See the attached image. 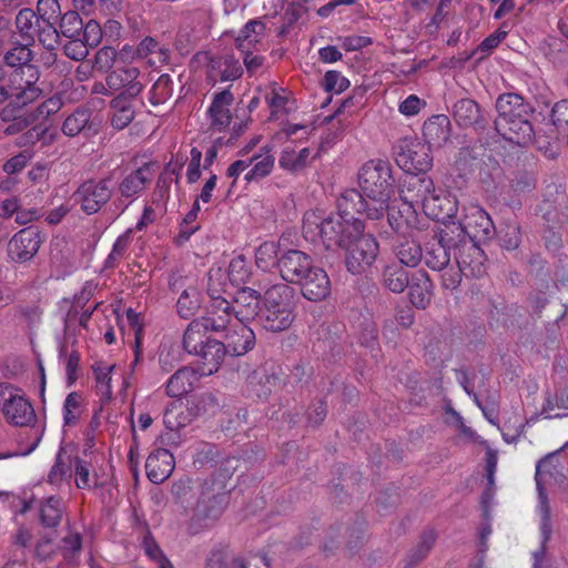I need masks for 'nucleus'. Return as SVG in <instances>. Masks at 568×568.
<instances>
[{"mask_svg": "<svg viewBox=\"0 0 568 568\" xmlns=\"http://www.w3.org/2000/svg\"><path fill=\"white\" fill-rule=\"evenodd\" d=\"M354 204L343 196L338 201V214L325 210L307 211L303 219L304 237L312 243H322L326 248H341L346 254L354 245L355 216Z\"/></svg>", "mask_w": 568, "mask_h": 568, "instance_id": "nucleus-1", "label": "nucleus"}, {"mask_svg": "<svg viewBox=\"0 0 568 568\" xmlns=\"http://www.w3.org/2000/svg\"><path fill=\"white\" fill-rule=\"evenodd\" d=\"M357 214H361L375 227V222L383 220L388 202L395 192V178L392 164L384 159L365 162L357 172Z\"/></svg>", "mask_w": 568, "mask_h": 568, "instance_id": "nucleus-2", "label": "nucleus"}, {"mask_svg": "<svg viewBox=\"0 0 568 568\" xmlns=\"http://www.w3.org/2000/svg\"><path fill=\"white\" fill-rule=\"evenodd\" d=\"M497 116L495 131L506 141L518 146H527L536 138L531 118L535 110L529 102L517 93H504L496 100Z\"/></svg>", "mask_w": 568, "mask_h": 568, "instance_id": "nucleus-3", "label": "nucleus"}, {"mask_svg": "<svg viewBox=\"0 0 568 568\" xmlns=\"http://www.w3.org/2000/svg\"><path fill=\"white\" fill-rule=\"evenodd\" d=\"M277 267L282 278L287 283L298 284L303 296L308 301L317 302L328 296L329 278L323 268L314 265L308 254L300 250H288L278 258Z\"/></svg>", "mask_w": 568, "mask_h": 568, "instance_id": "nucleus-4", "label": "nucleus"}, {"mask_svg": "<svg viewBox=\"0 0 568 568\" xmlns=\"http://www.w3.org/2000/svg\"><path fill=\"white\" fill-rule=\"evenodd\" d=\"M293 290L284 283H277L264 292L263 306L258 322L271 332H282L294 322Z\"/></svg>", "mask_w": 568, "mask_h": 568, "instance_id": "nucleus-5", "label": "nucleus"}, {"mask_svg": "<svg viewBox=\"0 0 568 568\" xmlns=\"http://www.w3.org/2000/svg\"><path fill=\"white\" fill-rule=\"evenodd\" d=\"M38 80L34 67H27L22 72L12 71L8 78L0 67V103L7 99L11 104L24 106L39 98L41 90L36 87Z\"/></svg>", "mask_w": 568, "mask_h": 568, "instance_id": "nucleus-6", "label": "nucleus"}, {"mask_svg": "<svg viewBox=\"0 0 568 568\" xmlns=\"http://www.w3.org/2000/svg\"><path fill=\"white\" fill-rule=\"evenodd\" d=\"M373 277L365 275L358 288L361 293L359 308V326H361V344L365 347L374 349L378 341V328L374 320L375 314L379 310L377 285L372 281Z\"/></svg>", "mask_w": 568, "mask_h": 568, "instance_id": "nucleus-7", "label": "nucleus"}, {"mask_svg": "<svg viewBox=\"0 0 568 568\" xmlns=\"http://www.w3.org/2000/svg\"><path fill=\"white\" fill-rule=\"evenodd\" d=\"M557 453H550L539 459L536 465L535 480L538 491V508L541 516L540 531L545 536V540L551 537L552 527L550 520V506L546 493V485L554 478L558 481L564 477L560 471V464L556 457Z\"/></svg>", "mask_w": 568, "mask_h": 568, "instance_id": "nucleus-8", "label": "nucleus"}, {"mask_svg": "<svg viewBox=\"0 0 568 568\" xmlns=\"http://www.w3.org/2000/svg\"><path fill=\"white\" fill-rule=\"evenodd\" d=\"M251 265L247 258L239 254L225 265H214L209 272L211 292H226L230 286L237 287L247 282Z\"/></svg>", "mask_w": 568, "mask_h": 568, "instance_id": "nucleus-9", "label": "nucleus"}, {"mask_svg": "<svg viewBox=\"0 0 568 568\" xmlns=\"http://www.w3.org/2000/svg\"><path fill=\"white\" fill-rule=\"evenodd\" d=\"M457 240L455 245V260L465 277L479 278L486 274V255L477 242L467 239L465 230L455 226Z\"/></svg>", "mask_w": 568, "mask_h": 568, "instance_id": "nucleus-10", "label": "nucleus"}, {"mask_svg": "<svg viewBox=\"0 0 568 568\" xmlns=\"http://www.w3.org/2000/svg\"><path fill=\"white\" fill-rule=\"evenodd\" d=\"M0 410L7 422L16 426H27L36 418L22 390L7 383H0Z\"/></svg>", "mask_w": 568, "mask_h": 568, "instance_id": "nucleus-11", "label": "nucleus"}, {"mask_svg": "<svg viewBox=\"0 0 568 568\" xmlns=\"http://www.w3.org/2000/svg\"><path fill=\"white\" fill-rule=\"evenodd\" d=\"M393 154L397 165L407 174L426 173L433 165L430 148L419 142L399 140L393 146Z\"/></svg>", "mask_w": 568, "mask_h": 568, "instance_id": "nucleus-12", "label": "nucleus"}, {"mask_svg": "<svg viewBox=\"0 0 568 568\" xmlns=\"http://www.w3.org/2000/svg\"><path fill=\"white\" fill-rule=\"evenodd\" d=\"M457 231L448 225L435 232L425 243L423 257L426 265L434 271L445 270L450 262V250H455Z\"/></svg>", "mask_w": 568, "mask_h": 568, "instance_id": "nucleus-13", "label": "nucleus"}, {"mask_svg": "<svg viewBox=\"0 0 568 568\" xmlns=\"http://www.w3.org/2000/svg\"><path fill=\"white\" fill-rule=\"evenodd\" d=\"M113 194V183L110 179L87 181L82 183L74 196L87 214H94L105 205Z\"/></svg>", "mask_w": 568, "mask_h": 568, "instance_id": "nucleus-14", "label": "nucleus"}, {"mask_svg": "<svg viewBox=\"0 0 568 568\" xmlns=\"http://www.w3.org/2000/svg\"><path fill=\"white\" fill-rule=\"evenodd\" d=\"M453 118L456 124L463 129H473L476 132H484L489 124V114L471 99H460L452 108Z\"/></svg>", "mask_w": 568, "mask_h": 568, "instance_id": "nucleus-15", "label": "nucleus"}, {"mask_svg": "<svg viewBox=\"0 0 568 568\" xmlns=\"http://www.w3.org/2000/svg\"><path fill=\"white\" fill-rule=\"evenodd\" d=\"M435 193L433 180L426 173L407 174L400 190L402 199L407 203H423L428 206Z\"/></svg>", "mask_w": 568, "mask_h": 568, "instance_id": "nucleus-16", "label": "nucleus"}, {"mask_svg": "<svg viewBox=\"0 0 568 568\" xmlns=\"http://www.w3.org/2000/svg\"><path fill=\"white\" fill-rule=\"evenodd\" d=\"M153 174L149 165H143L125 173L119 181L116 194L128 201L125 207L134 202L152 181Z\"/></svg>", "mask_w": 568, "mask_h": 568, "instance_id": "nucleus-17", "label": "nucleus"}, {"mask_svg": "<svg viewBox=\"0 0 568 568\" xmlns=\"http://www.w3.org/2000/svg\"><path fill=\"white\" fill-rule=\"evenodd\" d=\"M221 293L222 292H211L210 285L207 284V294L211 297V304L206 316H203V318L211 325V331L215 332L226 329L230 325L235 323L232 304L225 297H222Z\"/></svg>", "mask_w": 568, "mask_h": 568, "instance_id": "nucleus-18", "label": "nucleus"}, {"mask_svg": "<svg viewBox=\"0 0 568 568\" xmlns=\"http://www.w3.org/2000/svg\"><path fill=\"white\" fill-rule=\"evenodd\" d=\"M261 308L260 295L255 290L241 287L236 291L232 303L236 322L247 324L252 320H260Z\"/></svg>", "mask_w": 568, "mask_h": 568, "instance_id": "nucleus-19", "label": "nucleus"}, {"mask_svg": "<svg viewBox=\"0 0 568 568\" xmlns=\"http://www.w3.org/2000/svg\"><path fill=\"white\" fill-rule=\"evenodd\" d=\"M449 227L460 226L465 230L467 239L473 241H486L490 240L495 233V225L489 214L483 209L476 207L470 215L466 217L464 223L456 224L455 222Z\"/></svg>", "mask_w": 568, "mask_h": 568, "instance_id": "nucleus-20", "label": "nucleus"}, {"mask_svg": "<svg viewBox=\"0 0 568 568\" xmlns=\"http://www.w3.org/2000/svg\"><path fill=\"white\" fill-rule=\"evenodd\" d=\"M40 235L31 229L21 230L9 242V255L13 261L26 262L39 251Z\"/></svg>", "mask_w": 568, "mask_h": 568, "instance_id": "nucleus-21", "label": "nucleus"}, {"mask_svg": "<svg viewBox=\"0 0 568 568\" xmlns=\"http://www.w3.org/2000/svg\"><path fill=\"white\" fill-rule=\"evenodd\" d=\"M372 231L369 225L364 224L357 219V253L361 256V265L368 268V276L374 277L378 273L373 264L379 253V245L375 236L371 233H364L365 229Z\"/></svg>", "mask_w": 568, "mask_h": 568, "instance_id": "nucleus-22", "label": "nucleus"}, {"mask_svg": "<svg viewBox=\"0 0 568 568\" xmlns=\"http://www.w3.org/2000/svg\"><path fill=\"white\" fill-rule=\"evenodd\" d=\"M230 326L231 328L227 331L225 336V352L233 356L244 355L253 348L255 344V334L247 324L235 321V323Z\"/></svg>", "mask_w": 568, "mask_h": 568, "instance_id": "nucleus-23", "label": "nucleus"}, {"mask_svg": "<svg viewBox=\"0 0 568 568\" xmlns=\"http://www.w3.org/2000/svg\"><path fill=\"white\" fill-rule=\"evenodd\" d=\"M175 460L170 450L158 448L153 450L145 463L148 478L154 484H161L172 474Z\"/></svg>", "mask_w": 568, "mask_h": 568, "instance_id": "nucleus-24", "label": "nucleus"}, {"mask_svg": "<svg viewBox=\"0 0 568 568\" xmlns=\"http://www.w3.org/2000/svg\"><path fill=\"white\" fill-rule=\"evenodd\" d=\"M452 124L445 114H437L425 121L423 136L428 148H443L450 140Z\"/></svg>", "mask_w": 568, "mask_h": 568, "instance_id": "nucleus-25", "label": "nucleus"}, {"mask_svg": "<svg viewBox=\"0 0 568 568\" xmlns=\"http://www.w3.org/2000/svg\"><path fill=\"white\" fill-rule=\"evenodd\" d=\"M139 70L134 67L116 69L106 78L108 87L113 91H120L128 98H135L142 91V84L136 80Z\"/></svg>", "mask_w": 568, "mask_h": 568, "instance_id": "nucleus-26", "label": "nucleus"}, {"mask_svg": "<svg viewBox=\"0 0 568 568\" xmlns=\"http://www.w3.org/2000/svg\"><path fill=\"white\" fill-rule=\"evenodd\" d=\"M233 95L230 91L224 90L214 94L213 101L207 110L211 126L219 131H225L232 120L231 105Z\"/></svg>", "mask_w": 568, "mask_h": 568, "instance_id": "nucleus-27", "label": "nucleus"}, {"mask_svg": "<svg viewBox=\"0 0 568 568\" xmlns=\"http://www.w3.org/2000/svg\"><path fill=\"white\" fill-rule=\"evenodd\" d=\"M318 153L310 148L296 149L291 145L283 148L278 165L284 171L298 173L306 169L316 158Z\"/></svg>", "mask_w": 568, "mask_h": 568, "instance_id": "nucleus-28", "label": "nucleus"}, {"mask_svg": "<svg viewBox=\"0 0 568 568\" xmlns=\"http://www.w3.org/2000/svg\"><path fill=\"white\" fill-rule=\"evenodd\" d=\"M201 348L199 353H193L200 357L199 374L201 376L212 375L217 372L224 359L226 354L225 346L223 343L213 339Z\"/></svg>", "mask_w": 568, "mask_h": 568, "instance_id": "nucleus-29", "label": "nucleus"}, {"mask_svg": "<svg viewBox=\"0 0 568 568\" xmlns=\"http://www.w3.org/2000/svg\"><path fill=\"white\" fill-rule=\"evenodd\" d=\"M273 146L263 145L257 153L248 158L252 169L244 176L246 182L257 181L270 175L274 169L275 159L273 155Z\"/></svg>", "mask_w": 568, "mask_h": 568, "instance_id": "nucleus-30", "label": "nucleus"}, {"mask_svg": "<svg viewBox=\"0 0 568 568\" xmlns=\"http://www.w3.org/2000/svg\"><path fill=\"white\" fill-rule=\"evenodd\" d=\"M199 371L191 367H182L176 371L166 383V394L170 397H181L193 390L199 381Z\"/></svg>", "mask_w": 568, "mask_h": 568, "instance_id": "nucleus-31", "label": "nucleus"}, {"mask_svg": "<svg viewBox=\"0 0 568 568\" xmlns=\"http://www.w3.org/2000/svg\"><path fill=\"white\" fill-rule=\"evenodd\" d=\"M211 325L203 317L191 322L184 333L183 345L187 353H199L212 339L207 336Z\"/></svg>", "mask_w": 568, "mask_h": 568, "instance_id": "nucleus-32", "label": "nucleus"}, {"mask_svg": "<svg viewBox=\"0 0 568 568\" xmlns=\"http://www.w3.org/2000/svg\"><path fill=\"white\" fill-rule=\"evenodd\" d=\"M111 125L116 130H123L134 119L133 98L119 94L111 101Z\"/></svg>", "mask_w": 568, "mask_h": 568, "instance_id": "nucleus-33", "label": "nucleus"}, {"mask_svg": "<svg viewBox=\"0 0 568 568\" xmlns=\"http://www.w3.org/2000/svg\"><path fill=\"white\" fill-rule=\"evenodd\" d=\"M196 416L195 410L182 403H174L164 413L163 422L168 429L178 432L190 425Z\"/></svg>", "mask_w": 568, "mask_h": 568, "instance_id": "nucleus-34", "label": "nucleus"}, {"mask_svg": "<svg viewBox=\"0 0 568 568\" xmlns=\"http://www.w3.org/2000/svg\"><path fill=\"white\" fill-rule=\"evenodd\" d=\"M17 29L23 41L33 42L36 36L41 37L43 24L32 9H21L16 18Z\"/></svg>", "mask_w": 568, "mask_h": 568, "instance_id": "nucleus-35", "label": "nucleus"}, {"mask_svg": "<svg viewBox=\"0 0 568 568\" xmlns=\"http://www.w3.org/2000/svg\"><path fill=\"white\" fill-rule=\"evenodd\" d=\"M116 366L104 362H98L92 366L97 382V393L102 403H108L113 396L112 378Z\"/></svg>", "mask_w": 568, "mask_h": 568, "instance_id": "nucleus-36", "label": "nucleus"}, {"mask_svg": "<svg viewBox=\"0 0 568 568\" xmlns=\"http://www.w3.org/2000/svg\"><path fill=\"white\" fill-rule=\"evenodd\" d=\"M265 26L257 20L248 21L236 37V47L241 52L251 51L262 40Z\"/></svg>", "mask_w": 568, "mask_h": 568, "instance_id": "nucleus-37", "label": "nucleus"}, {"mask_svg": "<svg viewBox=\"0 0 568 568\" xmlns=\"http://www.w3.org/2000/svg\"><path fill=\"white\" fill-rule=\"evenodd\" d=\"M38 17L43 24V32L57 34V24L61 16L58 0H39Z\"/></svg>", "mask_w": 568, "mask_h": 568, "instance_id": "nucleus-38", "label": "nucleus"}, {"mask_svg": "<svg viewBox=\"0 0 568 568\" xmlns=\"http://www.w3.org/2000/svg\"><path fill=\"white\" fill-rule=\"evenodd\" d=\"M385 287L394 293H402L409 286L408 272L400 265H388L383 273Z\"/></svg>", "mask_w": 568, "mask_h": 568, "instance_id": "nucleus-39", "label": "nucleus"}, {"mask_svg": "<svg viewBox=\"0 0 568 568\" xmlns=\"http://www.w3.org/2000/svg\"><path fill=\"white\" fill-rule=\"evenodd\" d=\"M436 538L433 529H425L418 542L407 554V566H414L424 560L435 545Z\"/></svg>", "mask_w": 568, "mask_h": 568, "instance_id": "nucleus-40", "label": "nucleus"}, {"mask_svg": "<svg viewBox=\"0 0 568 568\" xmlns=\"http://www.w3.org/2000/svg\"><path fill=\"white\" fill-rule=\"evenodd\" d=\"M395 253L400 264L409 267L417 266L423 258V248L420 245L408 239H404L396 245Z\"/></svg>", "mask_w": 568, "mask_h": 568, "instance_id": "nucleus-41", "label": "nucleus"}, {"mask_svg": "<svg viewBox=\"0 0 568 568\" xmlns=\"http://www.w3.org/2000/svg\"><path fill=\"white\" fill-rule=\"evenodd\" d=\"M202 304L200 291L195 286H189L180 295L176 307L181 317L193 316Z\"/></svg>", "mask_w": 568, "mask_h": 568, "instance_id": "nucleus-42", "label": "nucleus"}, {"mask_svg": "<svg viewBox=\"0 0 568 568\" xmlns=\"http://www.w3.org/2000/svg\"><path fill=\"white\" fill-rule=\"evenodd\" d=\"M499 242L507 251L517 250L521 243V229L518 222L507 220L500 224Z\"/></svg>", "mask_w": 568, "mask_h": 568, "instance_id": "nucleus-43", "label": "nucleus"}, {"mask_svg": "<svg viewBox=\"0 0 568 568\" xmlns=\"http://www.w3.org/2000/svg\"><path fill=\"white\" fill-rule=\"evenodd\" d=\"M515 311L501 297L490 298L488 301L489 324L496 326H508L510 315Z\"/></svg>", "mask_w": 568, "mask_h": 568, "instance_id": "nucleus-44", "label": "nucleus"}, {"mask_svg": "<svg viewBox=\"0 0 568 568\" xmlns=\"http://www.w3.org/2000/svg\"><path fill=\"white\" fill-rule=\"evenodd\" d=\"M83 413V397L80 393H70L63 403V422L64 425H75Z\"/></svg>", "mask_w": 568, "mask_h": 568, "instance_id": "nucleus-45", "label": "nucleus"}, {"mask_svg": "<svg viewBox=\"0 0 568 568\" xmlns=\"http://www.w3.org/2000/svg\"><path fill=\"white\" fill-rule=\"evenodd\" d=\"M71 474V458L63 448H60L55 457V463L49 471L48 480L53 485H59L69 478Z\"/></svg>", "mask_w": 568, "mask_h": 568, "instance_id": "nucleus-46", "label": "nucleus"}, {"mask_svg": "<svg viewBox=\"0 0 568 568\" xmlns=\"http://www.w3.org/2000/svg\"><path fill=\"white\" fill-rule=\"evenodd\" d=\"M74 484L80 489H91L99 485L95 476L91 475V465L81 458L73 462Z\"/></svg>", "mask_w": 568, "mask_h": 568, "instance_id": "nucleus-47", "label": "nucleus"}, {"mask_svg": "<svg viewBox=\"0 0 568 568\" xmlns=\"http://www.w3.org/2000/svg\"><path fill=\"white\" fill-rule=\"evenodd\" d=\"M546 57L556 67L560 68L568 64V43L559 38H549Z\"/></svg>", "mask_w": 568, "mask_h": 568, "instance_id": "nucleus-48", "label": "nucleus"}, {"mask_svg": "<svg viewBox=\"0 0 568 568\" xmlns=\"http://www.w3.org/2000/svg\"><path fill=\"white\" fill-rule=\"evenodd\" d=\"M30 44L31 42L23 41L22 44L17 45L8 51L4 55L7 64L13 68L21 67L20 69L16 70L19 72H22L27 67H32L31 64H28L31 59V50L29 49Z\"/></svg>", "mask_w": 568, "mask_h": 568, "instance_id": "nucleus-49", "label": "nucleus"}, {"mask_svg": "<svg viewBox=\"0 0 568 568\" xmlns=\"http://www.w3.org/2000/svg\"><path fill=\"white\" fill-rule=\"evenodd\" d=\"M278 247L275 242L262 243L255 252V261L257 267L261 270H268L270 267L277 264L280 257H277Z\"/></svg>", "mask_w": 568, "mask_h": 568, "instance_id": "nucleus-50", "label": "nucleus"}, {"mask_svg": "<svg viewBox=\"0 0 568 568\" xmlns=\"http://www.w3.org/2000/svg\"><path fill=\"white\" fill-rule=\"evenodd\" d=\"M62 516L60 499L49 497L40 508V518L47 527H54L59 524Z\"/></svg>", "mask_w": 568, "mask_h": 568, "instance_id": "nucleus-51", "label": "nucleus"}, {"mask_svg": "<svg viewBox=\"0 0 568 568\" xmlns=\"http://www.w3.org/2000/svg\"><path fill=\"white\" fill-rule=\"evenodd\" d=\"M217 68L222 81H230L240 78L242 67L239 61L232 57L221 58L212 61V69Z\"/></svg>", "mask_w": 568, "mask_h": 568, "instance_id": "nucleus-52", "label": "nucleus"}, {"mask_svg": "<svg viewBox=\"0 0 568 568\" xmlns=\"http://www.w3.org/2000/svg\"><path fill=\"white\" fill-rule=\"evenodd\" d=\"M430 203H433L434 206L444 211L442 216L437 215L438 220L446 222V220H452L456 217L458 212V205L455 196L450 194L439 196L435 195L434 193L430 199Z\"/></svg>", "mask_w": 568, "mask_h": 568, "instance_id": "nucleus-53", "label": "nucleus"}, {"mask_svg": "<svg viewBox=\"0 0 568 568\" xmlns=\"http://www.w3.org/2000/svg\"><path fill=\"white\" fill-rule=\"evenodd\" d=\"M89 122V113L84 110H78L68 116L62 125V131L69 136L77 135Z\"/></svg>", "mask_w": 568, "mask_h": 568, "instance_id": "nucleus-54", "label": "nucleus"}, {"mask_svg": "<svg viewBox=\"0 0 568 568\" xmlns=\"http://www.w3.org/2000/svg\"><path fill=\"white\" fill-rule=\"evenodd\" d=\"M274 382H275L274 377L267 376L262 371H255L248 377V383L252 386V388L255 392L257 397L266 396L271 392L272 385L274 384Z\"/></svg>", "mask_w": 568, "mask_h": 568, "instance_id": "nucleus-55", "label": "nucleus"}, {"mask_svg": "<svg viewBox=\"0 0 568 568\" xmlns=\"http://www.w3.org/2000/svg\"><path fill=\"white\" fill-rule=\"evenodd\" d=\"M428 278L424 281L423 285H409V297L413 305L417 308L424 310L430 302V292L428 290Z\"/></svg>", "mask_w": 568, "mask_h": 568, "instance_id": "nucleus-56", "label": "nucleus"}, {"mask_svg": "<svg viewBox=\"0 0 568 568\" xmlns=\"http://www.w3.org/2000/svg\"><path fill=\"white\" fill-rule=\"evenodd\" d=\"M59 22L62 34L68 38L74 37L82 29V21L74 11L60 16Z\"/></svg>", "mask_w": 568, "mask_h": 568, "instance_id": "nucleus-57", "label": "nucleus"}, {"mask_svg": "<svg viewBox=\"0 0 568 568\" xmlns=\"http://www.w3.org/2000/svg\"><path fill=\"white\" fill-rule=\"evenodd\" d=\"M125 321H126L128 325L130 326V328L133 331L134 337H135V347H136L135 348V359L131 365L132 369H133L134 366L136 365V363L139 362V358L141 355L140 344H141V335H142V324L140 321V315L136 312H134L132 308H129L126 311Z\"/></svg>", "mask_w": 568, "mask_h": 568, "instance_id": "nucleus-58", "label": "nucleus"}, {"mask_svg": "<svg viewBox=\"0 0 568 568\" xmlns=\"http://www.w3.org/2000/svg\"><path fill=\"white\" fill-rule=\"evenodd\" d=\"M552 124L559 131H568V99L555 103L551 109Z\"/></svg>", "mask_w": 568, "mask_h": 568, "instance_id": "nucleus-59", "label": "nucleus"}, {"mask_svg": "<svg viewBox=\"0 0 568 568\" xmlns=\"http://www.w3.org/2000/svg\"><path fill=\"white\" fill-rule=\"evenodd\" d=\"M143 548L149 558L156 561L160 568H173L172 564L163 556L161 549L150 536L143 539Z\"/></svg>", "mask_w": 568, "mask_h": 568, "instance_id": "nucleus-60", "label": "nucleus"}, {"mask_svg": "<svg viewBox=\"0 0 568 568\" xmlns=\"http://www.w3.org/2000/svg\"><path fill=\"white\" fill-rule=\"evenodd\" d=\"M349 85V81L337 71H328L324 77V88L328 92L341 93Z\"/></svg>", "mask_w": 568, "mask_h": 568, "instance_id": "nucleus-61", "label": "nucleus"}, {"mask_svg": "<svg viewBox=\"0 0 568 568\" xmlns=\"http://www.w3.org/2000/svg\"><path fill=\"white\" fill-rule=\"evenodd\" d=\"M81 549V537L79 534H69L63 538L62 552L64 559L73 564L77 554Z\"/></svg>", "mask_w": 568, "mask_h": 568, "instance_id": "nucleus-62", "label": "nucleus"}, {"mask_svg": "<svg viewBox=\"0 0 568 568\" xmlns=\"http://www.w3.org/2000/svg\"><path fill=\"white\" fill-rule=\"evenodd\" d=\"M32 155L28 151H22L12 156L3 164V171L7 174H14L23 170L27 163L31 160Z\"/></svg>", "mask_w": 568, "mask_h": 568, "instance_id": "nucleus-63", "label": "nucleus"}, {"mask_svg": "<svg viewBox=\"0 0 568 568\" xmlns=\"http://www.w3.org/2000/svg\"><path fill=\"white\" fill-rule=\"evenodd\" d=\"M164 213L162 212L161 205H156V206H154L152 204L146 205L141 219L138 221V223L135 225V229L138 231L144 230L145 227H148V225L153 224Z\"/></svg>", "mask_w": 568, "mask_h": 568, "instance_id": "nucleus-64", "label": "nucleus"}]
</instances>
